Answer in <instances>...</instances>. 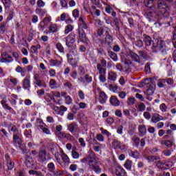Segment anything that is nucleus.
<instances>
[{
  "instance_id": "1a4fd4ad",
  "label": "nucleus",
  "mask_w": 176,
  "mask_h": 176,
  "mask_svg": "<svg viewBox=\"0 0 176 176\" xmlns=\"http://www.w3.org/2000/svg\"><path fill=\"white\" fill-rule=\"evenodd\" d=\"M13 61H14V59H13V57L9 55L7 52H4L1 53L0 56V63L3 64H7V63H13Z\"/></svg>"
},
{
  "instance_id": "0eeeda50",
  "label": "nucleus",
  "mask_w": 176,
  "mask_h": 176,
  "mask_svg": "<svg viewBox=\"0 0 176 176\" xmlns=\"http://www.w3.org/2000/svg\"><path fill=\"white\" fill-rule=\"evenodd\" d=\"M67 130L76 137H78L79 133H80V128H79V126L78 124H76V122H72L67 124Z\"/></svg>"
},
{
  "instance_id": "72a5a7b5",
  "label": "nucleus",
  "mask_w": 176,
  "mask_h": 176,
  "mask_svg": "<svg viewBox=\"0 0 176 176\" xmlns=\"http://www.w3.org/2000/svg\"><path fill=\"white\" fill-rule=\"evenodd\" d=\"M138 130L142 137L146 134V126L145 125H139Z\"/></svg>"
},
{
  "instance_id": "bf43d9fd",
  "label": "nucleus",
  "mask_w": 176,
  "mask_h": 176,
  "mask_svg": "<svg viewBox=\"0 0 176 176\" xmlns=\"http://www.w3.org/2000/svg\"><path fill=\"white\" fill-rule=\"evenodd\" d=\"M135 45L138 47H142V46H144V42H142V40L138 39L136 41H135Z\"/></svg>"
},
{
  "instance_id": "603ef678",
  "label": "nucleus",
  "mask_w": 176,
  "mask_h": 176,
  "mask_svg": "<svg viewBox=\"0 0 176 176\" xmlns=\"http://www.w3.org/2000/svg\"><path fill=\"white\" fill-rule=\"evenodd\" d=\"M130 155L132 156V157H134V159H139L140 158V153L138 151H131Z\"/></svg>"
},
{
  "instance_id": "f3484780",
  "label": "nucleus",
  "mask_w": 176,
  "mask_h": 176,
  "mask_svg": "<svg viewBox=\"0 0 176 176\" xmlns=\"http://www.w3.org/2000/svg\"><path fill=\"white\" fill-rule=\"evenodd\" d=\"M37 129L39 131H42L44 134H47V135H51L52 131L50 129L47 128V125H37Z\"/></svg>"
},
{
  "instance_id": "4c0bfd02",
  "label": "nucleus",
  "mask_w": 176,
  "mask_h": 176,
  "mask_svg": "<svg viewBox=\"0 0 176 176\" xmlns=\"http://www.w3.org/2000/svg\"><path fill=\"white\" fill-rule=\"evenodd\" d=\"M63 87L66 89L71 90L72 89V87H74V85H72V83L66 80L63 83Z\"/></svg>"
},
{
  "instance_id": "864d4df0",
  "label": "nucleus",
  "mask_w": 176,
  "mask_h": 176,
  "mask_svg": "<svg viewBox=\"0 0 176 176\" xmlns=\"http://www.w3.org/2000/svg\"><path fill=\"white\" fill-rule=\"evenodd\" d=\"M29 32L30 34H29V37L28 38V41L29 42H31L32 39H34V35H35V32H34L32 29H31Z\"/></svg>"
},
{
  "instance_id": "69168bd1",
  "label": "nucleus",
  "mask_w": 176,
  "mask_h": 176,
  "mask_svg": "<svg viewBox=\"0 0 176 176\" xmlns=\"http://www.w3.org/2000/svg\"><path fill=\"white\" fill-rule=\"evenodd\" d=\"M137 166H138V168H139L140 170H142L145 167V164L144 163V162L139 161L138 162Z\"/></svg>"
},
{
  "instance_id": "09e8293b",
  "label": "nucleus",
  "mask_w": 176,
  "mask_h": 176,
  "mask_svg": "<svg viewBox=\"0 0 176 176\" xmlns=\"http://www.w3.org/2000/svg\"><path fill=\"white\" fill-rule=\"evenodd\" d=\"M96 140H98L99 142H104V141H105V138L104 137V135L98 133L96 135Z\"/></svg>"
},
{
  "instance_id": "4be33fe9",
  "label": "nucleus",
  "mask_w": 176,
  "mask_h": 176,
  "mask_svg": "<svg viewBox=\"0 0 176 176\" xmlns=\"http://www.w3.org/2000/svg\"><path fill=\"white\" fill-rule=\"evenodd\" d=\"M78 39L83 43L87 42V37L86 36L85 30H78Z\"/></svg>"
},
{
  "instance_id": "37998d69",
  "label": "nucleus",
  "mask_w": 176,
  "mask_h": 176,
  "mask_svg": "<svg viewBox=\"0 0 176 176\" xmlns=\"http://www.w3.org/2000/svg\"><path fill=\"white\" fill-rule=\"evenodd\" d=\"M125 168H127V170H131V166H132V162L130 160H127L124 164Z\"/></svg>"
},
{
  "instance_id": "39448f33",
  "label": "nucleus",
  "mask_w": 176,
  "mask_h": 176,
  "mask_svg": "<svg viewBox=\"0 0 176 176\" xmlns=\"http://www.w3.org/2000/svg\"><path fill=\"white\" fill-rule=\"evenodd\" d=\"M157 5L158 10L160 14L164 16L165 17H168V6H167V3L162 0H160L157 2Z\"/></svg>"
},
{
  "instance_id": "2f4dec72",
  "label": "nucleus",
  "mask_w": 176,
  "mask_h": 176,
  "mask_svg": "<svg viewBox=\"0 0 176 176\" xmlns=\"http://www.w3.org/2000/svg\"><path fill=\"white\" fill-rule=\"evenodd\" d=\"M97 69L99 72V76L107 75V69L101 67L100 63L97 65Z\"/></svg>"
},
{
  "instance_id": "f257e3e1",
  "label": "nucleus",
  "mask_w": 176,
  "mask_h": 176,
  "mask_svg": "<svg viewBox=\"0 0 176 176\" xmlns=\"http://www.w3.org/2000/svg\"><path fill=\"white\" fill-rule=\"evenodd\" d=\"M80 162L81 163H87L91 170H93L96 174H101V168L98 166V161L93 155V153L80 160Z\"/></svg>"
},
{
  "instance_id": "4d7b16f0",
  "label": "nucleus",
  "mask_w": 176,
  "mask_h": 176,
  "mask_svg": "<svg viewBox=\"0 0 176 176\" xmlns=\"http://www.w3.org/2000/svg\"><path fill=\"white\" fill-rule=\"evenodd\" d=\"M67 61L69 64H70V65H74V63L73 62L74 58H72V56L69 54H67Z\"/></svg>"
},
{
  "instance_id": "393cba45",
  "label": "nucleus",
  "mask_w": 176,
  "mask_h": 176,
  "mask_svg": "<svg viewBox=\"0 0 176 176\" xmlns=\"http://www.w3.org/2000/svg\"><path fill=\"white\" fill-rule=\"evenodd\" d=\"M116 175L117 176H127V173H126V170L120 167V166H117L116 168Z\"/></svg>"
},
{
  "instance_id": "f704fd0d",
  "label": "nucleus",
  "mask_w": 176,
  "mask_h": 176,
  "mask_svg": "<svg viewBox=\"0 0 176 176\" xmlns=\"http://www.w3.org/2000/svg\"><path fill=\"white\" fill-rule=\"evenodd\" d=\"M45 100L47 101V102H52V101H54V96H53V94L52 92L50 94L47 93L45 96Z\"/></svg>"
},
{
  "instance_id": "c9c22d12",
  "label": "nucleus",
  "mask_w": 176,
  "mask_h": 176,
  "mask_svg": "<svg viewBox=\"0 0 176 176\" xmlns=\"http://www.w3.org/2000/svg\"><path fill=\"white\" fill-rule=\"evenodd\" d=\"M108 56L110 57V58H111V60H113V61H118V55L116 53L109 51Z\"/></svg>"
},
{
  "instance_id": "052dcab7",
  "label": "nucleus",
  "mask_w": 176,
  "mask_h": 176,
  "mask_svg": "<svg viewBox=\"0 0 176 176\" xmlns=\"http://www.w3.org/2000/svg\"><path fill=\"white\" fill-rule=\"evenodd\" d=\"M65 102L67 105L72 104V98L69 96H65Z\"/></svg>"
},
{
  "instance_id": "79ce46f5",
  "label": "nucleus",
  "mask_w": 176,
  "mask_h": 176,
  "mask_svg": "<svg viewBox=\"0 0 176 176\" xmlns=\"http://www.w3.org/2000/svg\"><path fill=\"white\" fill-rule=\"evenodd\" d=\"M35 12L36 13V14H38L39 16H45L46 10L41 8H36Z\"/></svg>"
},
{
  "instance_id": "aec40b11",
  "label": "nucleus",
  "mask_w": 176,
  "mask_h": 176,
  "mask_svg": "<svg viewBox=\"0 0 176 176\" xmlns=\"http://www.w3.org/2000/svg\"><path fill=\"white\" fill-rule=\"evenodd\" d=\"M164 118H163V116H160L157 113H155L152 114L151 122H153V123H157V122H160V120H164Z\"/></svg>"
},
{
  "instance_id": "a211bd4d",
  "label": "nucleus",
  "mask_w": 176,
  "mask_h": 176,
  "mask_svg": "<svg viewBox=\"0 0 176 176\" xmlns=\"http://www.w3.org/2000/svg\"><path fill=\"white\" fill-rule=\"evenodd\" d=\"M60 28L57 24L52 23L48 28V32L46 34H56V32H58V30Z\"/></svg>"
},
{
  "instance_id": "8fccbe9b",
  "label": "nucleus",
  "mask_w": 176,
  "mask_h": 176,
  "mask_svg": "<svg viewBox=\"0 0 176 176\" xmlns=\"http://www.w3.org/2000/svg\"><path fill=\"white\" fill-rule=\"evenodd\" d=\"M72 157L74 159L78 160V159H79V157H80V155L76 151L73 150L72 151Z\"/></svg>"
},
{
  "instance_id": "c03bdc74",
  "label": "nucleus",
  "mask_w": 176,
  "mask_h": 176,
  "mask_svg": "<svg viewBox=\"0 0 176 176\" xmlns=\"http://www.w3.org/2000/svg\"><path fill=\"white\" fill-rule=\"evenodd\" d=\"M56 49L58 50L60 53H63V54L65 53L64 51V47L60 43H58L56 44Z\"/></svg>"
},
{
  "instance_id": "c756f323",
  "label": "nucleus",
  "mask_w": 176,
  "mask_h": 176,
  "mask_svg": "<svg viewBox=\"0 0 176 176\" xmlns=\"http://www.w3.org/2000/svg\"><path fill=\"white\" fill-rule=\"evenodd\" d=\"M107 78L109 79V80H111V82H115L116 79H118V74L116 72H109L108 73Z\"/></svg>"
},
{
  "instance_id": "7c9ffc66",
  "label": "nucleus",
  "mask_w": 176,
  "mask_h": 176,
  "mask_svg": "<svg viewBox=\"0 0 176 176\" xmlns=\"http://www.w3.org/2000/svg\"><path fill=\"white\" fill-rule=\"evenodd\" d=\"M100 131H101L102 135H106L107 137L108 141L109 142H110L111 139H109V137H111L112 134L109 131H108V130L104 129L103 127H100Z\"/></svg>"
},
{
  "instance_id": "e2e57ef3",
  "label": "nucleus",
  "mask_w": 176,
  "mask_h": 176,
  "mask_svg": "<svg viewBox=\"0 0 176 176\" xmlns=\"http://www.w3.org/2000/svg\"><path fill=\"white\" fill-rule=\"evenodd\" d=\"M128 105H134L135 104V98H129L127 100Z\"/></svg>"
},
{
  "instance_id": "423d86ee",
  "label": "nucleus",
  "mask_w": 176,
  "mask_h": 176,
  "mask_svg": "<svg viewBox=\"0 0 176 176\" xmlns=\"http://www.w3.org/2000/svg\"><path fill=\"white\" fill-rule=\"evenodd\" d=\"M13 143L17 148H19L21 151H25V144H23V140L20 138V136L17 134L13 135Z\"/></svg>"
},
{
  "instance_id": "49530a36",
  "label": "nucleus",
  "mask_w": 176,
  "mask_h": 176,
  "mask_svg": "<svg viewBox=\"0 0 176 176\" xmlns=\"http://www.w3.org/2000/svg\"><path fill=\"white\" fill-rule=\"evenodd\" d=\"M85 83H91L93 82V77L90 76L89 74H86L84 76Z\"/></svg>"
},
{
  "instance_id": "6e6552de",
  "label": "nucleus",
  "mask_w": 176,
  "mask_h": 176,
  "mask_svg": "<svg viewBox=\"0 0 176 176\" xmlns=\"http://www.w3.org/2000/svg\"><path fill=\"white\" fill-rule=\"evenodd\" d=\"M89 28V23L86 21L85 16H81L78 19V31H85Z\"/></svg>"
},
{
  "instance_id": "f8f14e48",
  "label": "nucleus",
  "mask_w": 176,
  "mask_h": 176,
  "mask_svg": "<svg viewBox=\"0 0 176 176\" xmlns=\"http://www.w3.org/2000/svg\"><path fill=\"white\" fill-rule=\"evenodd\" d=\"M111 145H112V148H113V149H120L121 151L126 149V145L124 144L119 142L116 139L113 140Z\"/></svg>"
},
{
  "instance_id": "cd10ccee",
  "label": "nucleus",
  "mask_w": 176,
  "mask_h": 176,
  "mask_svg": "<svg viewBox=\"0 0 176 176\" xmlns=\"http://www.w3.org/2000/svg\"><path fill=\"white\" fill-rule=\"evenodd\" d=\"M174 138H172L171 140H161L160 144L161 145H165V146H167V148H171V146H173V142H174Z\"/></svg>"
},
{
  "instance_id": "2eb2a0df",
  "label": "nucleus",
  "mask_w": 176,
  "mask_h": 176,
  "mask_svg": "<svg viewBox=\"0 0 176 176\" xmlns=\"http://www.w3.org/2000/svg\"><path fill=\"white\" fill-rule=\"evenodd\" d=\"M121 62L124 64L126 69H129L130 67H133V61L127 59L124 55H121Z\"/></svg>"
},
{
  "instance_id": "ea45409f",
  "label": "nucleus",
  "mask_w": 176,
  "mask_h": 176,
  "mask_svg": "<svg viewBox=\"0 0 176 176\" xmlns=\"http://www.w3.org/2000/svg\"><path fill=\"white\" fill-rule=\"evenodd\" d=\"M155 0H144V5L147 8H153V2Z\"/></svg>"
},
{
  "instance_id": "a878e982",
  "label": "nucleus",
  "mask_w": 176,
  "mask_h": 176,
  "mask_svg": "<svg viewBox=\"0 0 176 176\" xmlns=\"http://www.w3.org/2000/svg\"><path fill=\"white\" fill-rule=\"evenodd\" d=\"M46 151L41 150L38 153V162L43 163V162H46Z\"/></svg>"
},
{
  "instance_id": "e433bc0d",
  "label": "nucleus",
  "mask_w": 176,
  "mask_h": 176,
  "mask_svg": "<svg viewBox=\"0 0 176 176\" xmlns=\"http://www.w3.org/2000/svg\"><path fill=\"white\" fill-rule=\"evenodd\" d=\"M6 101H7L6 98H3V100H1V105H3V107L5 108L6 109L10 111V109H12V107H9V104L6 103Z\"/></svg>"
},
{
  "instance_id": "c85d7f7f",
  "label": "nucleus",
  "mask_w": 176,
  "mask_h": 176,
  "mask_svg": "<svg viewBox=\"0 0 176 176\" xmlns=\"http://www.w3.org/2000/svg\"><path fill=\"white\" fill-rule=\"evenodd\" d=\"M23 87L25 89H27L30 91V89H31V82L30 79L25 78L23 80Z\"/></svg>"
},
{
  "instance_id": "0e129e2a",
  "label": "nucleus",
  "mask_w": 176,
  "mask_h": 176,
  "mask_svg": "<svg viewBox=\"0 0 176 176\" xmlns=\"http://www.w3.org/2000/svg\"><path fill=\"white\" fill-rule=\"evenodd\" d=\"M160 109L162 112H166L167 111V106L164 103H162L160 105Z\"/></svg>"
},
{
  "instance_id": "473e14b6",
  "label": "nucleus",
  "mask_w": 176,
  "mask_h": 176,
  "mask_svg": "<svg viewBox=\"0 0 176 176\" xmlns=\"http://www.w3.org/2000/svg\"><path fill=\"white\" fill-rule=\"evenodd\" d=\"M144 43L146 46H151V45H152V42H153V41H152V38L148 35H144Z\"/></svg>"
},
{
  "instance_id": "4468645a",
  "label": "nucleus",
  "mask_w": 176,
  "mask_h": 176,
  "mask_svg": "<svg viewBox=\"0 0 176 176\" xmlns=\"http://www.w3.org/2000/svg\"><path fill=\"white\" fill-rule=\"evenodd\" d=\"M5 158H6L8 170H12V168H14V162L10 158V156L9 155V154H6Z\"/></svg>"
},
{
  "instance_id": "6ab92c4d",
  "label": "nucleus",
  "mask_w": 176,
  "mask_h": 176,
  "mask_svg": "<svg viewBox=\"0 0 176 176\" xmlns=\"http://www.w3.org/2000/svg\"><path fill=\"white\" fill-rule=\"evenodd\" d=\"M55 135L59 140H64L67 138V140L71 138V135L69 133H66L65 132H55Z\"/></svg>"
},
{
  "instance_id": "de8ad7c7",
  "label": "nucleus",
  "mask_w": 176,
  "mask_h": 176,
  "mask_svg": "<svg viewBox=\"0 0 176 176\" xmlns=\"http://www.w3.org/2000/svg\"><path fill=\"white\" fill-rule=\"evenodd\" d=\"M74 30V26L72 25H67L65 30V34L67 35L69 32H71Z\"/></svg>"
},
{
  "instance_id": "a19ab883",
  "label": "nucleus",
  "mask_w": 176,
  "mask_h": 176,
  "mask_svg": "<svg viewBox=\"0 0 176 176\" xmlns=\"http://www.w3.org/2000/svg\"><path fill=\"white\" fill-rule=\"evenodd\" d=\"M47 167L48 171H50L51 173H53V171L56 170V166L53 162L49 163Z\"/></svg>"
},
{
  "instance_id": "ddd939ff",
  "label": "nucleus",
  "mask_w": 176,
  "mask_h": 176,
  "mask_svg": "<svg viewBox=\"0 0 176 176\" xmlns=\"http://www.w3.org/2000/svg\"><path fill=\"white\" fill-rule=\"evenodd\" d=\"M146 160H148L149 163H153V162H157V166L160 168H162L163 163H162L160 160V157L157 156H148L146 157Z\"/></svg>"
},
{
  "instance_id": "13d9d810",
  "label": "nucleus",
  "mask_w": 176,
  "mask_h": 176,
  "mask_svg": "<svg viewBox=\"0 0 176 176\" xmlns=\"http://www.w3.org/2000/svg\"><path fill=\"white\" fill-rule=\"evenodd\" d=\"M45 25H46V23L44 21H41L40 23L38 24V30L40 31H43V30H45Z\"/></svg>"
},
{
  "instance_id": "dca6fc26",
  "label": "nucleus",
  "mask_w": 176,
  "mask_h": 176,
  "mask_svg": "<svg viewBox=\"0 0 176 176\" xmlns=\"http://www.w3.org/2000/svg\"><path fill=\"white\" fill-rule=\"evenodd\" d=\"M107 100L108 96H107V94L102 91H100L99 96L98 98V101H99L100 104H105Z\"/></svg>"
},
{
  "instance_id": "338daca9",
  "label": "nucleus",
  "mask_w": 176,
  "mask_h": 176,
  "mask_svg": "<svg viewBox=\"0 0 176 176\" xmlns=\"http://www.w3.org/2000/svg\"><path fill=\"white\" fill-rule=\"evenodd\" d=\"M54 111H55V113H56V115H64V113L60 111V107H54Z\"/></svg>"
},
{
  "instance_id": "bb28decb",
  "label": "nucleus",
  "mask_w": 176,
  "mask_h": 176,
  "mask_svg": "<svg viewBox=\"0 0 176 176\" xmlns=\"http://www.w3.org/2000/svg\"><path fill=\"white\" fill-rule=\"evenodd\" d=\"M105 43L109 46V47H112V45L113 44V38H112V36L109 34H107L105 36Z\"/></svg>"
},
{
  "instance_id": "f03ea898",
  "label": "nucleus",
  "mask_w": 176,
  "mask_h": 176,
  "mask_svg": "<svg viewBox=\"0 0 176 176\" xmlns=\"http://www.w3.org/2000/svg\"><path fill=\"white\" fill-rule=\"evenodd\" d=\"M138 54L131 50H128L126 54L128 58H131L133 61L138 63V64L141 63V58L145 60V58H148V54H146L144 51H139Z\"/></svg>"
},
{
  "instance_id": "5fc2aeb1",
  "label": "nucleus",
  "mask_w": 176,
  "mask_h": 176,
  "mask_svg": "<svg viewBox=\"0 0 176 176\" xmlns=\"http://www.w3.org/2000/svg\"><path fill=\"white\" fill-rule=\"evenodd\" d=\"M72 16L76 20V19H79V10L75 9L72 11Z\"/></svg>"
},
{
  "instance_id": "a18cd8bd",
  "label": "nucleus",
  "mask_w": 176,
  "mask_h": 176,
  "mask_svg": "<svg viewBox=\"0 0 176 176\" xmlns=\"http://www.w3.org/2000/svg\"><path fill=\"white\" fill-rule=\"evenodd\" d=\"M10 127L11 129V131H13V133H14V134H20V132H19V129L17 128V126H16L14 124H10Z\"/></svg>"
},
{
  "instance_id": "6e6d98bb",
  "label": "nucleus",
  "mask_w": 176,
  "mask_h": 176,
  "mask_svg": "<svg viewBox=\"0 0 176 176\" xmlns=\"http://www.w3.org/2000/svg\"><path fill=\"white\" fill-rule=\"evenodd\" d=\"M15 71H16V72H18L19 74H25V69L21 67V66H17Z\"/></svg>"
},
{
  "instance_id": "5701e85b",
  "label": "nucleus",
  "mask_w": 176,
  "mask_h": 176,
  "mask_svg": "<svg viewBox=\"0 0 176 176\" xmlns=\"http://www.w3.org/2000/svg\"><path fill=\"white\" fill-rule=\"evenodd\" d=\"M50 64L51 67H57L58 68H61V65H63V61L58 60L57 59H51L50 60Z\"/></svg>"
},
{
  "instance_id": "20e7f679",
  "label": "nucleus",
  "mask_w": 176,
  "mask_h": 176,
  "mask_svg": "<svg viewBox=\"0 0 176 176\" xmlns=\"http://www.w3.org/2000/svg\"><path fill=\"white\" fill-rule=\"evenodd\" d=\"M60 157H61L62 161H61V159L56 157V162L59 163L61 167H68V165L71 164V160L69 159V157H68L67 155L65 154V153H64V151H63L61 152Z\"/></svg>"
},
{
  "instance_id": "9b49d317",
  "label": "nucleus",
  "mask_w": 176,
  "mask_h": 176,
  "mask_svg": "<svg viewBox=\"0 0 176 176\" xmlns=\"http://www.w3.org/2000/svg\"><path fill=\"white\" fill-rule=\"evenodd\" d=\"M76 42V34L74 32L70 33L66 37V45L67 47H71Z\"/></svg>"
},
{
  "instance_id": "9d476101",
  "label": "nucleus",
  "mask_w": 176,
  "mask_h": 176,
  "mask_svg": "<svg viewBox=\"0 0 176 176\" xmlns=\"http://www.w3.org/2000/svg\"><path fill=\"white\" fill-rule=\"evenodd\" d=\"M109 32H111L109 28H108V27L103 26L95 32L94 36H96V38H102V36H105V34L107 35Z\"/></svg>"
},
{
  "instance_id": "680f3d73",
  "label": "nucleus",
  "mask_w": 176,
  "mask_h": 176,
  "mask_svg": "<svg viewBox=\"0 0 176 176\" xmlns=\"http://www.w3.org/2000/svg\"><path fill=\"white\" fill-rule=\"evenodd\" d=\"M145 108H146V106H145V104L141 102L138 105V109L140 112H144L145 111Z\"/></svg>"
},
{
  "instance_id": "412c9836",
  "label": "nucleus",
  "mask_w": 176,
  "mask_h": 176,
  "mask_svg": "<svg viewBox=\"0 0 176 176\" xmlns=\"http://www.w3.org/2000/svg\"><path fill=\"white\" fill-rule=\"evenodd\" d=\"M25 164L28 168H32L34 166V160L30 155H26Z\"/></svg>"
},
{
  "instance_id": "774afa93",
  "label": "nucleus",
  "mask_w": 176,
  "mask_h": 176,
  "mask_svg": "<svg viewBox=\"0 0 176 176\" xmlns=\"http://www.w3.org/2000/svg\"><path fill=\"white\" fill-rule=\"evenodd\" d=\"M78 97L80 100H85V93H83V91L80 90L78 91Z\"/></svg>"
},
{
  "instance_id": "58836bf2",
  "label": "nucleus",
  "mask_w": 176,
  "mask_h": 176,
  "mask_svg": "<svg viewBox=\"0 0 176 176\" xmlns=\"http://www.w3.org/2000/svg\"><path fill=\"white\" fill-rule=\"evenodd\" d=\"M49 85L50 89H57V82H56V80L50 79Z\"/></svg>"
},
{
  "instance_id": "b1692460",
  "label": "nucleus",
  "mask_w": 176,
  "mask_h": 176,
  "mask_svg": "<svg viewBox=\"0 0 176 176\" xmlns=\"http://www.w3.org/2000/svg\"><path fill=\"white\" fill-rule=\"evenodd\" d=\"M109 101L113 107H119L120 105V100L115 96H111Z\"/></svg>"
},
{
  "instance_id": "3c124183",
  "label": "nucleus",
  "mask_w": 176,
  "mask_h": 176,
  "mask_svg": "<svg viewBox=\"0 0 176 176\" xmlns=\"http://www.w3.org/2000/svg\"><path fill=\"white\" fill-rule=\"evenodd\" d=\"M2 3H3L5 8H10L12 5V0H1Z\"/></svg>"
},
{
  "instance_id": "7ed1b4c3",
  "label": "nucleus",
  "mask_w": 176,
  "mask_h": 176,
  "mask_svg": "<svg viewBox=\"0 0 176 176\" xmlns=\"http://www.w3.org/2000/svg\"><path fill=\"white\" fill-rule=\"evenodd\" d=\"M151 49L153 52H159L160 50L162 54H167V52L168 51V47L164 44V41L159 40L155 41L153 43Z\"/></svg>"
}]
</instances>
